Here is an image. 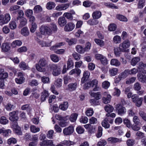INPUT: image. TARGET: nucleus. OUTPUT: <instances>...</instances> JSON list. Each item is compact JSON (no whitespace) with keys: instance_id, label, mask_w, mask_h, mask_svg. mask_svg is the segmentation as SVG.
<instances>
[{"instance_id":"obj_59","label":"nucleus","mask_w":146,"mask_h":146,"mask_svg":"<svg viewBox=\"0 0 146 146\" xmlns=\"http://www.w3.org/2000/svg\"><path fill=\"white\" fill-rule=\"evenodd\" d=\"M136 79L135 77H132L127 80L126 82V84H129L133 83Z\"/></svg>"},{"instance_id":"obj_48","label":"nucleus","mask_w":146,"mask_h":146,"mask_svg":"<svg viewBox=\"0 0 146 146\" xmlns=\"http://www.w3.org/2000/svg\"><path fill=\"white\" fill-rule=\"evenodd\" d=\"M19 66L20 68L24 70L27 69L29 68V67L24 62H21L19 64Z\"/></svg>"},{"instance_id":"obj_56","label":"nucleus","mask_w":146,"mask_h":146,"mask_svg":"<svg viewBox=\"0 0 146 146\" xmlns=\"http://www.w3.org/2000/svg\"><path fill=\"white\" fill-rule=\"evenodd\" d=\"M118 70L117 68H113L109 70L110 74L111 76H114L117 74Z\"/></svg>"},{"instance_id":"obj_30","label":"nucleus","mask_w":146,"mask_h":146,"mask_svg":"<svg viewBox=\"0 0 146 146\" xmlns=\"http://www.w3.org/2000/svg\"><path fill=\"white\" fill-rule=\"evenodd\" d=\"M104 108L105 111L108 113L112 112L113 110V107L109 104L106 105Z\"/></svg>"},{"instance_id":"obj_13","label":"nucleus","mask_w":146,"mask_h":146,"mask_svg":"<svg viewBox=\"0 0 146 146\" xmlns=\"http://www.w3.org/2000/svg\"><path fill=\"white\" fill-rule=\"evenodd\" d=\"M139 80L142 83H146V75L141 73H138L137 75Z\"/></svg>"},{"instance_id":"obj_41","label":"nucleus","mask_w":146,"mask_h":146,"mask_svg":"<svg viewBox=\"0 0 146 146\" xmlns=\"http://www.w3.org/2000/svg\"><path fill=\"white\" fill-rule=\"evenodd\" d=\"M31 131L33 133H36L40 131V129L38 127H36L34 125H31L30 127Z\"/></svg>"},{"instance_id":"obj_24","label":"nucleus","mask_w":146,"mask_h":146,"mask_svg":"<svg viewBox=\"0 0 146 146\" xmlns=\"http://www.w3.org/2000/svg\"><path fill=\"white\" fill-rule=\"evenodd\" d=\"M102 14L100 11H99L93 12L92 16L94 19H98L101 16Z\"/></svg>"},{"instance_id":"obj_16","label":"nucleus","mask_w":146,"mask_h":146,"mask_svg":"<svg viewBox=\"0 0 146 146\" xmlns=\"http://www.w3.org/2000/svg\"><path fill=\"white\" fill-rule=\"evenodd\" d=\"M89 93L91 96L95 98L96 100H99L101 97V94L100 92L94 93L93 91H91Z\"/></svg>"},{"instance_id":"obj_5","label":"nucleus","mask_w":146,"mask_h":146,"mask_svg":"<svg viewBox=\"0 0 146 146\" xmlns=\"http://www.w3.org/2000/svg\"><path fill=\"white\" fill-rule=\"evenodd\" d=\"M131 98L137 106L139 107L141 106L143 101L142 98H139L137 95L135 94L132 96Z\"/></svg>"},{"instance_id":"obj_51","label":"nucleus","mask_w":146,"mask_h":146,"mask_svg":"<svg viewBox=\"0 0 146 146\" xmlns=\"http://www.w3.org/2000/svg\"><path fill=\"white\" fill-rule=\"evenodd\" d=\"M145 0H139L138 4V8L139 9H142L145 5Z\"/></svg>"},{"instance_id":"obj_43","label":"nucleus","mask_w":146,"mask_h":146,"mask_svg":"<svg viewBox=\"0 0 146 146\" xmlns=\"http://www.w3.org/2000/svg\"><path fill=\"white\" fill-rule=\"evenodd\" d=\"M28 84L31 86H36L38 84V81L35 79L29 80V82Z\"/></svg>"},{"instance_id":"obj_9","label":"nucleus","mask_w":146,"mask_h":146,"mask_svg":"<svg viewBox=\"0 0 146 146\" xmlns=\"http://www.w3.org/2000/svg\"><path fill=\"white\" fill-rule=\"evenodd\" d=\"M74 131L73 127L72 126H70L64 128L63 130V133L64 135H67L72 134Z\"/></svg>"},{"instance_id":"obj_28","label":"nucleus","mask_w":146,"mask_h":146,"mask_svg":"<svg viewBox=\"0 0 146 146\" xmlns=\"http://www.w3.org/2000/svg\"><path fill=\"white\" fill-rule=\"evenodd\" d=\"M121 39L120 36L118 35H116L114 36L113 39V42L115 44H117L121 42Z\"/></svg>"},{"instance_id":"obj_37","label":"nucleus","mask_w":146,"mask_h":146,"mask_svg":"<svg viewBox=\"0 0 146 146\" xmlns=\"http://www.w3.org/2000/svg\"><path fill=\"white\" fill-rule=\"evenodd\" d=\"M114 53L116 56H119L121 54V52L122 51L121 48L117 47L115 48L114 49Z\"/></svg>"},{"instance_id":"obj_15","label":"nucleus","mask_w":146,"mask_h":146,"mask_svg":"<svg viewBox=\"0 0 146 146\" xmlns=\"http://www.w3.org/2000/svg\"><path fill=\"white\" fill-rule=\"evenodd\" d=\"M108 141L111 143H120L121 141V139H118L116 137H110L108 139Z\"/></svg>"},{"instance_id":"obj_57","label":"nucleus","mask_w":146,"mask_h":146,"mask_svg":"<svg viewBox=\"0 0 146 146\" xmlns=\"http://www.w3.org/2000/svg\"><path fill=\"white\" fill-rule=\"evenodd\" d=\"M9 27L11 29H14L17 28L16 23L14 21H11L9 24Z\"/></svg>"},{"instance_id":"obj_27","label":"nucleus","mask_w":146,"mask_h":146,"mask_svg":"<svg viewBox=\"0 0 146 146\" xmlns=\"http://www.w3.org/2000/svg\"><path fill=\"white\" fill-rule=\"evenodd\" d=\"M10 46L7 43H4L1 46V49L3 51L7 52L10 49Z\"/></svg>"},{"instance_id":"obj_22","label":"nucleus","mask_w":146,"mask_h":146,"mask_svg":"<svg viewBox=\"0 0 146 146\" xmlns=\"http://www.w3.org/2000/svg\"><path fill=\"white\" fill-rule=\"evenodd\" d=\"M53 144V142L52 140H44L40 143L41 146H50Z\"/></svg>"},{"instance_id":"obj_26","label":"nucleus","mask_w":146,"mask_h":146,"mask_svg":"<svg viewBox=\"0 0 146 146\" xmlns=\"http://www.w3.org/2000/svg\"><path fill=\"white\" fill-rule=\"evenodd\" d=\"M110 64L113 66H118L121 64L120 62L117 59H112L110 61Z\"/></svg>"},{"instance_id":"obj_58","label":"nucleus","mask_w":146,"mask_h":146,"mask_svg":"<svg viewBox=\"0 0 146 146\" xmlns=\"http://www.w3.org/2000/svg\"><path fill=\"white\" fill-rule=\"evenodd\" d=\"M50 57L51 60L55 62H58L59 60V58L56 55L53 54L50 56Z\"/></svg>"},{"instance_id":"obj_29","label":"nucleus","mask_w":146,"mask_h":146,"mask_svg":"<svg viewBox=\"0 0 146 146\" xmlns=\"http://www.w3.org/2000/svg\"><path fill=\"white\" fill-rule=\"evenodd\" d=\"M129 74L127 70H125L122 72L119 75V78L122 79H124L127 77L129 75Z\"/></svg>"},{"instance_id":"obj_1","label":"nucleus","mask_w":146,"mask_h":146,"mask_svg":"<svg viewBox=\"0 0 146 146\" xmlns=\"http://www.w3.org/2000/svg\"><path fill=\"white\" fill-rule=\"evenodd\" d=\"M18 111H14L9 113V119L13 122L11 124V127L14 131L18 135H21L22 133L20 127L18 126L17 123L16 122L18 119Z\"/></svg>"},{"instance_id":"obj_53","label":"nucleus","mask_w":146,"mask_h":146,"mask_svg":"<svg viewBox=\"0 0 146 146\" xmlns=\"http://www.w3.org/2000/svg\"><path fill=\"white\" fill-rule=\"evenodd\" d=\"M21 109L23 110H26L28 112H30L31 110V107L29 104H25L21 107Z\"/></svg>"},{"instance_id":"obj_35","label":"nucleus","mask_w":146,"mask_h":146,"mask_svg":"<svg viewBox=\"0 0 146 146\" xmlns=\"http://www.w3.org/2000/svg\"><path fill=\"white\" fill-rule=\"evenodd\" d=\"M66 41L68 42L69 45H72L76 44L77 42V40L75 38H72L69 39L68 38L66 39Z\"/></svg>"},{"instance_id":"obj_6","label":"nucleus","mask_w":146,"mask_h":146,"mask_svg":"<svg viewBox=\"0 0 146 146\" xmlns=\"http://www.w3.org/2000/svg\"><path fill=\"white\" fill-rule=\"evenodd\" d=\"M50 69L53 70L52 74L54 76L58 75L61 73V69L58 67L55 64H51L50 65Z\"/></svg>"},{"instance_id":"obj_8","label":"nucleus","mask_w":146,"mask_h":146,"mask_svg":"<svg viewBox=\"0 0 146 146\" xmlns=\"http://www.w3.org/2000/svg\"><path fill=\"white\" fill-rule=\"evenodd\" d=\"M130 45L129 41L128 40L124 41L122 43L119 45V48H121L122 52H125L126 49L128 48Z\"/></svg>"},{"instance_id":"obj_38","label":"nucleus","mask_w":146,"mask_h":146,"mask_svg":"<svg viewBox=\"0 0 146 146\" xmlns=\"http://www.w3.org/2000/svg\"><path fill=\"white\" fill-rule=\"evenodd\" d=\"M78 114L76 113H73L71 114L70 117V120L72 122H74L76 120Z\"/></svg>"},{"instance_id":"obj_17","label":"nucleus","mask_w":146,"mask_h":146,"mask_svg":"<svg viewBox=\"0 0 146 146\" xmlns=\"http://www.w3.org/2000/svg\"><path fill=\"white\" fill-rule=\"evenodd\" d=\"M21 33L24 36H28L29 34V32L27 27H25L23 28L21 30Z\"/></svg>"},{"instance_id":"obj_36","label":"nucleus","mask_w":146,"mask_h":146,"mask_svg":"<svg viewBox=\"0 0 146 146\" xmlns=\"http://www.w3.org/2000/svg\"><path fill=\"white\" fill-rule=\"evenodd\" d=\"M140 60V58L139 57H137L133 58L131 61V64L133 66H135Z\"/></svg>"},{"instance_id":"obj_45","label":"nucleus","mask_w":146,"mask_h":146,"mask_svg":"<svg viewBox=\"0 0 146 146\" xmlns=\"http://www.w3.org/2000/svg\"><path fill=\"white\" fill-rule=\"evenodd\" d=\"M37 28V25L36 23H33L31 24V26L30 28V31L32 33H34L36 31Z\"/></svg>"},{"instance_id":"obj_52","label":"nucleus","mask_w":146,"mask_h":146,"mask_svg":"<svg viewBox=\"0 0 146 146\" xmlns=\"http://www.w3.org/2000/svg\"><path fill=\"white\" fill-rule=\"evenodd\" d=\"M133 88L135 90L137 91L140 90L141 88V84L138 82H136L134 84Z\"/></svg>"},{"instance_id":"obj_3","label":"nucleus","mask_w":146,"mask_h":146,"mask_svg":"<svg viewBox=\"0 0 146 146\" xmlns=\"http://www.w3.org/2000/svg\"><path fill=\"white\" fill-rule=\"evenodd\" d=\"M48 64V62L45 58H40L35 65L37 70L40 72H46L47 67Z\"/></svg>"},{"instance_id":"obj_32","label":"nucleus","mask_w":146,"mask_h":146,"mask_svg":"<svg viewBox=\"0 0 146 146\" xmlns=\"http://www.w3.org/2000/svg\"><path fill=\"white\" fill-rule=\"evenodd\" d=\"M38 43L42 47H48L49 46L51 45V42L49 43H47L45 41L42 40H39L38 41Z\"/></svg>"},{"instance_id":"obj_4","label":"nucleus","mask_w":146,"mask_h":146,"mask_svg":"<svg viewBox=\"0 0 146 146\" xmlns=\"http://www.w3.org/2000/svg\"><path fill=\"white\" fill-rule=\"evenodd\" d=\"M11 16L9 13H6L3 16V15H0V25L7 23L10 20Z\"/></svg>"},{"instance_id":"obj_21","label":"nucleus","mask_w":146,"mask_h":146,"mask_svg":"<svg viewBox=\"0 0 146 146\" xmlns=\"http://www.w3.org/2000/svg\"><path fill=\"white\" fill-rule=\"evenodd\" d=\"M22 42L20 40H16L14 41L11 44V46L13 48H15L17 46H19L22 45Z\"/></svg>"},{"instance_id":"obj_10","label":"nucleus","mask_w":146,"mask_h":146,"mask_svg":"<svg viewBox=\"0 0 146 146\" xmlns=\"http://www.w3.org/2000/svg\"><path fill=\"white\" fill-rule=\"evenodd\" d=\"M116 109L118 110V114L121 115H123L126 111L125 108L119 104L117 105Z\"/></svg>"},{"instance_id":"obj_40","label":"nucleus","mask_w":146,"mask_h":146,"mask_svg":"<svg viewBox=\"0 0 146 146\" xmlns=\"http://www.w3.org/2000/svg\"><path fill=\"white\" fill-rule=\"evenodd\" d=\"M27 19L25 18H21L20 20V24L19 26L22 27L25 26L27 23Z\"/></svg>"},{"instance_id":"obj_39","label":"nucleus","mask_w":146,"mask_h":146,"mask_svg":"<svg viewBox=\"0 0 146 146\" xmlns=\"http://www.w3.org/2000/svg\"><path fill=\"white\" fill-rule=\"evenodd\" d=\"M62 80L60 78H58L56 80L54 84L57 87L60 88L62 85Z\"/></svg>"},{"instance_id":"obj_33","label":"nucleus","mask_w":146,"mask_h":146,"mask_svg":"<svg viewBox=\"0 0 146 146\" xmlns=\"http://www.w3.org/2000/svg\"><path fill=\"white\" fill-rule=\"evenodd\" d=\"M76 51L80 54H83L85 52V50L82 46L80 45H77L76 47Z\"/></svg>"},{"instance_id":"obj_62","label":"nucleus","mask_w":146,"mask_h":146,"mask_svg":"<svg viewBox=\"0 0 146 146\" xmlns=\"http://www.w3.org/2000/svg\"><path fill=\"white\" fill-rule=\"evenodd\" d=\"M133 121L134 123L136 125H140L141 123L140 122V120L139 119L138 116H135L133 118Z\"/></svg>"},{"instance_id":"obj_11","label":"nucleus","mask_w":146,"mask_h":146,"mask_svg":"<svg viewBox=\"0 0 146 146\" xmlns=\"http://www.w3.org/2000/svg\"><path fill=\"white\" fill-rule=\"evenodd\" d=\"M75 27V25L73 23H68L65 26L64 30L67 32L70 31L74 29Z\"/></svg>"},{"instance_id":"obj_25","label":"nucleus","mask_w":146,"mask_h":146,"mask_svg":"<svg viewBox=\"0 0 146 146\" xmlns=\"http://www.w3.org/2000/svg\"><path fill=\"white\" fill-rule=\"evenodd\" d=\"M111 96L110 94H108L106 96H104L102 98L103 102L106 104L110 102Z\"/></svg>"},{"instance_id":"obj_2","label":"nucleus","mask_w":146,"mask_h":146,"mask_svg":"<svg viewBox=\"0 0 146 146\" xmlns=\"http://www.w3.org/2000/svg\"><path fill=\"white\" fill-rule=\"evenodd\" d=\"M42 31L43 34L46 36H50L53 33H56L57 31L58 28L54 23H50L48 25H43Z\"/></svg>"},{"instance_id":"obj_64","label":"nucleus","mask_w":146,"mask_h":146,"mask_svg":"<svg viewBox=\"0 0 146 146\" xmlns=\"http://www.w3.org/2000/svg\"><path fill=\"white\" fill-rule=\"evenodd\" d=\"M127 70L129 74H135L138 72V70L135 68H133L131 70Z\"/></svg>"},{"instance_id":"obj_23","label":"nucleus","mask_w":146,"mask_h":146,"mask_svg":"<svg viewBox=\"0 0 146 146\" xmlns=\"http://www.w3.org/2000/svg\"><path fill=\"white\" fill-rule=\"evenodd\" d=\"M49 96V94L48 92L45 90H44L42 93V95L41 96V101H44Z\"/></svg>"},{"instance_id":"obj_20","label":"nucleus","mask_w":146,"mask_h":146,"mask_svg":"<svg viewBox=\"0 0 146 146\" xmlns=\"http://www.w3.org/2000/svg\"><path fill=\"white\" fill-rule=\"evenodd\" d=\"M109 117L105 118L102 121V126L105 128H108L110 127V125L108 123Z\"/></svg>"},{"instance_id":"obj_47","label":"nucleus","mask_w":146,"mask_h":146,"mask_svg":"<svg viewBox=\"0 0 146 146\" xmlns=\"http://www.w3.org/2000/svg\"><path fill=\"white\" fill-rule=\"evenodd\" d=\"M94 19H90L87 21L88 23L90 25H94L98 24V21Z\"/></svg>"},{"instance_id":"obj_54","label":"nucleus","mask_w":146,"mask_h":146,"mask_svg":"<svg viewBox=\"0 0 146 146\" xmlns=\"http://www.w3.org/2000/svg\"><path fill=\"white\" fill-rule=\"evenodd\" d=\"M42 25L39 28V31L40 32H37L36 33V36H37L39 38H42V35L46 36L44 34H43L42 32Z\"/></svg>"},{"instance_id":"obj_61","label":"nucleus","mask_w":146,"mask_h":146,"mask_svg":"<svg viewBox=\"0 0 146 146\" xmlns=\"http://www.w3.org/2000/svg\"><path fill=\"white\" fill-rule=\"evenodd\" d=\"M33 13V10L30 9L27 10L25 12V15L28 17L31 16Z\"/></svg>"},{"instance_id":"obj_12","label":"nucleus","mask_w":146,"mask_h":146,"mask_svg":"<svg viewBox=\"0 0 146 146\" xmlns=\"http://www.w3.org/2000/svg\"><path fill=\"white\" fill-rule=\"evenodd\" d=\"M90 73L88 71H85L83 74V76L81 79V82L82 84L84 83L87 81L89 78Z\"/></svg>"},{"instance_id":"obj_31","label":"nucleus","mask_w":146,"mask_h":146,"mask_svg":"<svg viewBox=\"0 0 146 146\" xmlns=\"http://www.w3.org/2000/svg\"><path fill=\"white\" fill-rule=\"evenodd\" d=\"M81 70L78 68H76L71 70L69 73L70 75H72L74 74H76L77 75H79L81 73Z\"/></svg>"},{"instance_id":"obj_34","label":"nucleus","mask_w":146,"mask_h":146,"mask_svg":"<svg viewBox=\"0 0 146 146\" xmlns=\"http://www.w3.org/2000/svg\"><path fill=\"white\" fill-rule=\"evenodd\" d=\"M33 10L34 13H38L41 12L42 9L41 6L39 5H37L35 7Z\"/></svg>"},{"instance_id":"obj_49","label":"nucleus","mask_w":146,"mask_h":146,"mask_svg":"<svg viewBox=\"0 0 146 146\" xmlns=\"http://www.w3.org/2000/svg\"><path fill=\"white\" fill-rule=\"evenodd\" d=\"M67 69H69L72 67L74 66V63L72 59L71 58H69L67 61Z\"/></svg>"},{"instance_id":"obj_42","label":"nucleus","mask_w":146,"mask_h":146,"mask_svg":"<svg viewBox=\"0 0 146 146\" xmlns=\"http://www.w3.org/2000/svg\"><path fill=\"white\" fill-rule=\"evenodd\" d=\"M116 17L117 19L121 21L127 22V21L126 17L122 15H117Z\"/></svg>"},{"instance_id":"obj_63","label":"nucleus","mask_w":146,"mask_h":146,"mask_svg":"<svg viewBox=\"0 0 146 146\" xmlns=\"http://www.w3.org/2000/svg\"><path fill=\"white\" fill-rule=\"evenodd\" d=\"M123 122L127 127L129 128L131 127V124L130 121L128 119L125 118L123 120Z\"/></svg>"},{"instance_id":"obj_44","label":"nucleus","mask_w":146,"mask_h":146,"mask_svg":"<svg viewBox=\"0 0 146 146\" xmlns=\"http://www.w3.org/2000/svg\"><path fill=\"white\" fill-rule=\"evenodd\" d=\"M94 41L96 44L101 47H103L104 45V42L102 40L95 38L94 39Z\"/></svg>"},{"instance_id":"obj_18","label":"nucleus","mask_w":146,"mask_h":146,"mask_svg":"<svg viewBox=\"0 0 146 146\" xmlns=\"http://www.w3.org/2000/svg\"><path fill=\"white\" fill-rule=\"evenodd\" d=\"M77 87V83L76 82L69 84L68 86V89L70 91L75 90Z\"/></svg>"},{"instance_id":"obj_7","label":"nucleus","mask_w":146,"mask_h":146,"mask_svg":"<svg viewBox=\"0 0 146 146\" xmlns=\"http://www.w3.org/2000/svg\"><path fill=\"white\" fill-rule=\"evenodd\" d=\"M24 75V74L22 72H18L17 73L18 78L15 79L16 83L19 84L23 83L25 80Z\"/></svg>"},{"instance_id":"obj_46","label":"nucleus","mask_w":146,"mask_h":146,"mask_svg":"<svg viewBox=\"0 0 146 146\" xmlns=\"http://www.w3.org/2000/svg\"><path fill=\"white\" fill-rule=\"evenodd\" d=\"M55 7V4L53 2H50L47 3L46 7L48 9H51Z\"/></svg>"},{"instance_id":"obj_60","label":"nucleus","mask_w":146,"mask_h":146,"mask_svg":"<svg viewBox=\"0 0 146 146\" xmlns=\"http://www.w3.org/2000/svg\"><path fill=\"white\" fill-rule=\"evenodd\" d=\"M104 5L108 7L111 8L112 9H117V7L115 5L112 3H105Z\"/></svg>"},{"instance_id":"obj_55","label":"nucleus","mask_w":146,"mask_h":146,"mask_svg":"<svg viewBox=\"0 0 146 146\" xmlns=\"http://www.w3.org/2000/svg\"><path fill=\"white\" fill-rule=\"evenodd\" d=\"M54 131L52 130H50L48 131L46 134L47 138L50 139H52L54 133Z\"/></svg>"},{"instance_id":"obj_14","label":"nucleus","mask_w":146,"mask_h":146,"mask_svg":"<svg viewBox=\"0 0 146 146\" xmlns=\"http://www.w3.org/2000/svg\"><path fill=\"white\" fill-rule=\"evenodd\" d=\"M58 23L60 27L64 26L66 23L67 21L64 17H61L58 19Z\"/></svg>"},{"instance_id":"obj_50","label":"nucleus","mask_w":146,"mask_h":146,"mask_svg":"<svg viewBox=\"0 0 146 146\" xmlns=\"http://www.w3.org/2000/svg\"><path fill=\"white\" fill-rule=\"evenodd\" d=\"M8 123V120L5 117H1L0 119V123L2 124L5 125Z\"/></svg>"},{"instance_id":"obj_19","label":"nucleus","mask_w":146,"mask_h":146,"mask_svg":"<svg viewBox=\"0 0 146 146\" xmlns=\"http://www.w3.org/2000/svg\"><path fill=\"white\" fill-rule=\"evenodd\" d=\"M68 103L67 102H64L59 106V108L62 111H65L68 108Z\"/></svg>"}]
</instances>
